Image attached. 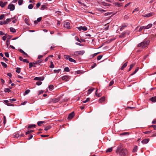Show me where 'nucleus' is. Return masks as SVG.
Returning a JSON list of instances; mask_svg holds the SVG:
<instances>
[{
	"mask_svg": "<svg viewBox=\"0 0 156 156\" xmlns=\"http://www.w3.org/2000/svg\"><path fill=\"white\" fill-rule=\"evenodd\" d=\"M5 56L6 57H7V58L9 57V54L8 52H5Z\"/></svg>",
	"mask_w": 156,
	"mask_h": 156,
	"instance_id": "obj_57",
	"label": "nucleus"
},
{
	"mask_svg": "<svg viewBox=\"0 0 156 156\" xmlns=\"http://www.w3.org/2000/svg\"><path fill=\"white\" fill-rule=\"evenodd\" d=\"M61 71V69H55L54 70V72L55 73H58L60 71Z\"/></svg>",
	"mask_w": 156,
	"mask_h": 156,
	"instance_id": "obj_41",
	"label": "nucleus"
},
{
	"mask_svg": "<svg viewBox=\"0 0 156 156\" xmlns=\"http://www.w3.org/2000/svg\"><path fill=\"white\" fill-rule=\"evenodd\" d=\"M33 7H34V6L32 4H30L28 6V8L29 9H33Z\"/></svg>",
	"mask_w": 156,
	"mask_h": 156,
	"instance_id": "obj_39",
	"label": "nucleus"
},
{
	"mask_svg": "<svg viewBox=\"0 0 156 156\" xmlns=\"http://www.w3.org/2000/svg\"><path fill=\"white\" fill-rule=\"evenodd\" d=\"M36 126V125L34 124H30L28 127V128H31L32 127H35Z\"/></svg>",
	"mask_w": 156,
	"mask_h": 156,
	"instance_id": "obj_21",
	"label": "nucleus"
},
{
	"mask_svg": "<svg viewBox=\"0 0 156 156\" xmlns=\"http://www.w3.org/2000/svg\"><path fill=\"white\" fill-rule=\"evenodd\" d=\"M69 61L70 62H73L75 63H76V61L70 57L69 58Z\"/></svg>",
	"mask_w": 156,
	"mask_h": 156,
	"instance_id": "obj_29",
	"label": "nucleus"
},
{
	"mask_svg": "<svg viewBox=\"0 0 156 156\" xmlns=\"http://www.w3.org/2000/svg\"><path fill=\"white\" fill-rule=\"evenodd\" d=\"M112 13V12H106V13H105V16H107L108 15H111Z\"/></svg>",
	"mask_w": 156,
	"mask_h": 156,
	"instance_id": "obj_53",
	"label": "nucleus"
},
{
	"mask_svg": "<svg viewBox=\"0 0 156 156\" xmlns=\"http://www.w3.org/2000/svg\"><path fill=\"white\" fill-rule=\"evenodd\" d=\"M16 17L15 16H14L13 17H12L11 18H8L7 19L5 20L6 23H7V24L8 23H9L11 21V20L14 19Z\"/></svg>",
	"mask_w": 156,
	"mask_h": 156,
	"instance_id": "obj_12",
	"label": "nucleus"
},
{
	"mask_svg": "<svg viewBox=\"0 0 156 156\" xmlns=\"http://www.w3.org/2000/svg\"><path fill=\"white\" fill-rule=\"evenodd\" d=\"M114 83V81H113V80H112L111 81L109 84V86H112V84H113Z\"/></svg>",
	"mask_w": 156,
	"mask_h": 156,
	"instance_id": "obj_46",
	"label": "nucleus"
},
{
	"mask_svg": "<svg viewBox=\"0 0 156 156\" xmlns=\"http://www.w3.org/2000/svg\"><path fill=\"white\" fill-rule=\"evenodd\" d=\"M44 79V77L43 76L41 77H35L34 80H35L43 81Z\"/></svg>",
	"mask_w": 156,
	"mask_h": 156,
	"instance_id": "obj_7",
	"label": "nucleus"
},
{
	"mask_svg": "<svg viewBox=\"0 0 156 156\" xmlns=\"http://www.w3.org/2000/svg\"><path fill=\"white\" fill-rule=\"evenodd\" d=\"M112 147H111L110 148H108L107 150L106 151V152L107 153L111 152L112 151Z\"/></svg>",
	"mask_w": 156,
	"mask_h": 156,
	"instance_id": "obj_30",
	"label": "nucleus"
},
{
	"mask_svg": "<svg viewBox=\"0 0 156 156\" xmlns=\"http://www.w3.org/2000/svg\"><path fill=\"white\" fill-rule=\"evenodd\" d=\"M127 62H126L121 67V69L122 70H123L126 66H127Z\"/></svg>",
	"mask_w": 156,
	"mask_h": 156,
	"instance_id": "obj_18",
	"label": "nucleus"
},
{
	"mask_svg": "<svg viewBox=\"0 0 156 156\" xmlns=\"http://www.w3.org/2000/svg\"><path fill=\"white\" fill-rule=\"evenodd\" d=\"M41 19H42V17H40L37 19V20L38 22H39L41 20Z\"/></svg>",
	"mask_w": 156,
	"mask_h": 156,
	"instance_id": "obj_64",
	"label": "nucleus"
},
{
	"mask_svg": "<svg viewBox=\"0 0 156 156\" xmlns=\"http://www.w3.org/2000/svg\"><path fill=\"white\" fill-rule=\"evenodd\" d=\"M137 146H136L133 149V152H135L137 150Z\"/></svg>",
	"mask_w": 156,
	"mask_h": 156,
	"instance_id": "obj_44",
	"label": "nucleus"
},
{
	"mask_svg": "<svg viewBox=\"0 0 156 156\" xmlns=\"http://www.w3.org/2000/svg\"><path fill=\"white\" fill-rule=\"evenodd\" d=\"M20 71V68L17 67L16 69V73H19Z\"/></svg>",
	"mask_w": 156,
	"mask_h": 156,
	"instance_id": "obj_42",
	"label": "nucleus"
},
{
	"mask_svg": "<svg viewBox=\"0 0 156 156\" xmlns=\"http://www.w3.org/2000/svg\"><path fill=\"white\" fill-rule=\"evenodd\" d=\"M105 100V97H103L101 98L99 101V103H101L103 101H104Z\"/></svg>",
	"mask_w": 156,
	"mask_h": 156,
	"instance_id": "obj_16",
	"label": "nucleus"
},
{
	"mask_svg": "<svg viewBox=\"0 0 156 156\" xmlns=\"http://www.w3.org/2000/svg\"><path fill=\"white\" fill-rule=\"evenodd\" d=\"M64 27L68 29H70V23L69 22H66L64 24Z\"/></svg>",
	"mask_w": 156,
	"mask_h": 156,
	"instance_id": "obj_6",
	"label": "nucleus"
},
{
	"mask_svg": "<svg viewBox=\"0 0 156 156\" xmlns=\"http://www.w3.org/2000/svg\"><path fill=\"white\" fill-rule=\"evenodd\" d=\"M34 131L33 130H28V131H27L26 133V135H27L28 134H31V133L33 132Z\"/></svg>",
	"mask_w": 156,
	"mask_h": 156,
	"instance_id": "obj_28",
	"label": "nucleus"
},
{
	"mask_svg": "<svg viewBox=\"0 0 156 156\" xmlns=\"http://www.w3.org/2000/svg\"><path fill=\"white\" fill-rule=\"evenodd\" d=\"M2 59L3 60L5 61L6 62L8 61V60L5 57H3V58Z\"/></svg>",
	"mask_w": 156,
	"mask_h": 156,
	"instance_id": "obj_63",
	"label": "nucleus"
},
{
	"mask_svg": "<svg viewBox=\"0 0 156 156\" xmlns=\"http://www.w3.org/2000/svg\"><path fill=\"white\" fill-rule=\"evenodd\" d=\"M75 39L76 40L80 42H81V41L79 40V39L78 37H76V36L75 37Z\"/></svg>",
	"mask_w": 156,
	"mask_h": 156,
	"instance_id": "obj_60",
	"label": "nucleus"
},
{
	"mask_svg": "<svg viewBox=\"0 0 156 156\" xmlns=\"http://www.w3.org/2000/svg\"><path fill=\"white\" fill-rule=\"evenodd\" d=\"M102 56L101 55H99L97 57V60H100L102 58Z\"/></svg>",
	"mask_w": 156,
	"mask_h": 156,
	"instance_id": "obj_52",
	"label": "nucleus"
},
{
	"mask_svg": "<svg viewBox=\"0 0 156 156\" xmlns=\"http://www.w3.org/2000/svg\"><path fill=\"white\" fill-rule=\"evenodd\" d=\"M82 29L83 31H86L87 30V28L85 26H82Z\"/></svg>",
	"mask_w": 156,
	"mask_h": 156,
	"instance_id": "obj_45",
	"label": "nucleus"
},
{
	"mask_svg": "<svg viewBox=\"0 0 156 156\" xmlns=\"http://www.w3.org/2000/svg\"><path fill=\"white\" fill-rule=\"evenodd\" d=\"M44 121H38L37 122V124L38 126H40L41 125V124L44 123Z\"/></svg>",
	"mask_w": 156,
	"mask_h": 156,
	"instance_id": "obj_34",
	"label": "nucleus"
},
{
	"mask_svg": "<svg viewBox=\"0 0 156 156\" xmlns=\"http://www.w3.org/2000/svg\"><path fill=\"white\" fill-rule=\"evenodd\" d=\"M30 92V90L28 89L26 90L25 92V94H28Z\"/></svg>",
	"mask_w": 156,
	"mask_h": 156,
	"instance_id": "obj_56",
	"label": "nucleus"
},
{
	"mask_svg": "<svg viewBox=\"0 0 156 156\" xmlns=\"http://www.w3.org/2000/svg\"><path fill=\"white\" fill-rule=\"evenodd\" d=\"M74 115V113L73 112L71 113L68 115L67 118L69 120L71 119L73 117Z\"/></svg>",
	"mask_w": 156,
	"mask_h": 156,
	"instance_id": "obj_8",
	"label": "nucleus"
},
{
	"mask_svg": "<svg viewBox=\"0 0 156 156\" xmlns=\"http://www.w3.org/2000/svg\"><path fill=\"white\" fill-rule=\"evenodd\" d=\"M103 5L105 6H109L110 4L107 3H104L103 4Z\"/></svg>",
	"mask_w": 156,
	"mask_h": 156,
	"instance_id": "obj_61",
	"label": "nucleus"
},
{
	"mask_svg": "<svg viewBox=\"0 0 156 156\" xmlns=\"http://www.w3.org/2000/svg\"><path fill=\"white\" fill-rule=\"evenodd\" d=\"M150 100L152 102H156V96L152 97L150 99Z\"/></svg>",
	"mask_w": 156,
	"mask_h": 156,
	"instance_id": "obj_15",
	"label": "nucleus"
},
{
	"mask_svg": "<svg viewBox=\"0 0 156 156\" xmlns=\"http://www.w3.org/2000/svg\"><path fill=\"white\" fill-rule=\"evenodd\" d=\"M62 79L67 81L69 80V76L67 75L64 76L62 77Z\"/></svg>",
	"mask_w": 156,
	"mask_h": 156,
	"instance_id": "obj_9",
	"label": "nucleus"
},
{
	"mask_svg": "<svg viewBox=\"0 0 156 156\" xmlns=\"http://www.w3.org/2000/svg\"><path fill=\"white\" fill-rule=\"evenodd\" d=\"M24 21H25V23L27 24L28 25H30V24L29 23V21H28V20L27 19V18H25V20H24Z\"/></svg>",
	"mask_w": 156,
	"mask_h": 156,
	"instance_id": "obj_33",
	"label": "nucleus"
},
{
	"mask_svg": "<svg viewBox=\"0 0 156 156\" xmlns=\"http://www.w3.org/2000/svg\"><path fill=\"white\" fill-rule=\"evenodd\" d=\"M42 83L41 82V81H38V82H36V84L37 85H38V86H39V85H40Z\"/></svg>",
	"mask_w": 156,
	"mask_h": 156,
	"instance_id": "obj_51",
	"label": "nucleus"
},
{
	"mask_svg": "<svg viewBox=\"0 0 156 156\" xmlns=\"http://www.w3.org/2000/svg\"><path fill=\"white\" fill-rule=\"evenodd\" d=\"M84 52V51H76L74 52L73 55L77 56L79 55H82Z\"/></svg>",
	"mask_w": 156,
	"mask_h": 156,
	"instance_id": "obj_3",
	"label": "nucleus"
},
{
	"mask_svg": "<svg viewBox=\"0 0 156 156\" xmlns=\"http://www.w3.org/2000/svg\"><path fill=\"white\" fill-rule=\"evenodd\" d=\"M64 57L66 59H68L69 60L70 56L68 55H64Z\"/></svg>",
	"mask_w": 156,
	"mask_h": 156,
	"instance_id": "obj_26",
	"label": "nucleus"
},
{
	"mask_svg": "<svg viewBox=\"0 0 156 156\" xmlns=\"http://www.w3.org/2000/svg\"><path fill=\"white\" fill-rule=\"evenodd\" d=\"M138 70V67L135 70V71L131 74V75H133L135 74L137 72Z\"/></svg>",
	"mask_w": 156,
	"mask_h": 156,
	"instance_id": "obj_37",
	"label": "nucleus"
},
{
	"mask_svg": "<svg viewBox=\"0 0 156 156\" xmlns=\"http://www.w3.org/2000/svg\"><path fill=\"white\" fill-rule=\"evenodd\" d=\"M126 26V25H122L120 28V30L121 31L122 30V29L125 28Z\"/></svg>",
	"mask_w": 156,
	"mask_h": 156,
	"instance_id": "obj_43",
	"label": "nucleus"
},
{
	"mask_svg": "<svg viewBox=\"0 0 156 156\" xmlns=\"http://www.w3.org/2000/svg\"><path fill=\"white\" fill-rule=\"evenodd\" d=\"M154 14V12H150L147 14H145L144 15H143L142 16L144 17H151Z\"/></svg>",
	"mask_w": 156,
	"mask_h": 156,
	"instance_id": "obj_4",
	"label": "nucleus"
},
{
	"mask_svg": "<svg viewBox=\"0 0 156 156\" xmlns=\"http://www.w3.org/2000/svg\"><path fill=\"white\" fill-rule=\"evenodd\" d=\"M98 11H99V12H103L105 11L104 10L101 8L98 9Z\"/></svg>",
	"mask_w": 156,
	"mask_h": 156,
	"instance_id": "obj_47",
	"label": "nucleus"
},
{
	"mask_svg": "<svg viewBox=\"0 0 156 156\" xmlns=\"http://www.w3.org/2000/svg\"><path fill=\"white\" fill-rule=\"evenodd\" d=\"M118 152L120 156H125L127 154L128 151L126 149L122 148L121 146H119L116 151V153Z\"/></svg>",
	"mask_w": 156,
	"mask_h": 156,
	"instance_id": "obj_1",
	"label": "nucleus"
},
{
	"mask_svg": "<svg viewBox=\"0 0 156 156\" xmlns=\"http://www.w3.org/2000/svg\"><path fill=\"white\" fill-rule=\"evenodd\" d=\"M42 61H43V60H41V59L37 61H35V62H33V63L35 65L37 64L38 63H41Z\"/></svg>",
	"mask_w": 156,
	"mask_h": 156,
	"instance_id": "obj_13",
	"label": "nucleus"
},
{
	"mask_svg": "<svg viewBox=\"0 0 156 156\" xmlns=\"http://www.w3.org/2000/svg\"><path fill=\"white\" fill-rule=\"evenodd\" d=\"M4 91L5 92H10L11 90H10L8 88H5L4 90Z\"/></svg>",
	"mask_w": 156,
	"mask_h": 156,
	"instance_id": "obj_36",
	"label": "nucleus"
},
{
	"mask_svg": "<svg viewBox=\"0 0 156 156\" xmlns=\"http://www.w3.org/2000/svg\"><path fill=\"white\" fill-rule=\"evenodd\" d=\"M49 89L50 90H52L53 88V85H50L48 87Z\"/></svg>",
	"mask_w": 156,
	"mask_h": 156,
	"instance_id": "obj_55",
	"label": "nucleus"
},
{
	"mask_svg": "<svg viewBox=\"0 0 156 156\" xmlns=\"http://www.w3.org/2000/svg\"><path fill=\"white\" fill-rule=\"evenodd\" d=\"M23 0H19L18 1V3L19 5H21L23 3Z\"/></svg>",
	"mask_w": 156,
	"mask_h": 156,
	"instance_id": "obj_32",
	"label": "nucleus"
},
{
	"mask_svg": "<svg viewBox=\"0 0 156 156\" xmlns=\"http://www.w3.org/2000/svg\"><path fill=\"white\" fill-rule=\"evenodd\" d=\"M97 91H98V89L97 88L96 89V91L95 92V94L98 97H100L101 96V94L100 93H99L98 94H97Z\"/></svg>",
	"mask_w": 156,
	"mask_h": 156,
	"instance_id": "obj_23",
	"label": "nucleus"
},
{
	"mask_svg": "<svg viewBox=\"0 0 156 156\" xmlns=\"http://www.w3.org/2000/svg\"><path fill=\"white\" fill-rule=\"evenodd\" d=\"M1 64L2 65V66H3L4 68H6L7 67V65L4 62H1Z\"/></svg>",
	"mask_w": 156,
	"mask_h": 156,
	"instance_id": "obj_22",
	"label": "nucleus"
},
{
	"mask_svg": "<svg viewBox=\"0 0 156 156\" xmlns=\"http://www.w3.org/2000/svg\"><path fill=\"white\" fill-rule=\"evenodd\" d=\"M51 128V126L50 125H48L47 126H45L44 127V130L47 131L49 129Z\"/></svg>",
	"mask_w": 156,
	"mask_h": 156,
	"instance_id": "obj_19",
	"label": "nucleus"
},
{
	"mask_svg": "<svg viewBox=\"0 0 156 156\" xmlns=\"http://www.w3.org/2000/svg\"><path fill=\"white\" fill-rule=\"evenodd\" d=\"M6 43V45H7V48H9V44H10V41H9V40L8 39L7 40Z\"/></svg>",
	"mask_w": 156,
	"mask_h": 156,
	"instance_id": "obj_31",
	"label": "nucleus"
},
{
	"mask_svg": "<svg viewBox=\"0 0 156 156\" xmlns=\"http://www.w3.org/2000/svg\"><path fill=\"white\" fill-rule=\"evenodd\" d=\"M94 88H92L89 89L87 91V94H90L94 90Z\"/></svg>",
	"mask_w": 156,
	"mask_h": 156,
	"instance_id": "obj_14",
	"label": "nucleus"
},
{
	"mask_svg": "<svg viewBox=\"0 0 156 156\" xmlns=\"http://www.w3.org/2000/svg\"><path fill=\"white\" fill-rule=\"evenodd\" d=\"M115 5L116 6H117L118 7H120L121 6V5L120 3L116 2L115 3Z\"/></svg>",
	"mask_w": 156,
	"mask_h": 156,
	"instance_id": "obj_40",
	"label": "nucleus"
},
{
	"mask_svg": "<svg viewBox=\"0 0 156 156\" xmlns=\"http://www.w3.org/2000/svg\"><path fill=\"white\" fill-rule=\"evenodd\" d=\"M23 62H26L27 63H29V61L27 59H23Z\"/></svg>",
	"mask_w": 156,
	"mask_h": 156,
	"instance_id": "obj_58",
	"label": "nucleus"
},
{
	"mask_svg": "<svg viewBox=\"0 0 156 156\" xmlns=\"http://www.w3.org/2000/svg\"><path fill=\"white\" fill-rule=\"evenodd\" d=\"M99 53V52H98V53H94V54L92 55H91V58H93L94 57V56H95L97 55Z\"/></svg>",
	"mask_w": 156,
	"mask_h": 156,
	"instance_id": "obj_48",
	"label": "nucleus"
},
{
	"mask_svg": "<svg viewBox=\"0 0 156 156\" xmlns=\"http://www.w3.org/2000/svg\"><path fill=\"white\" fill-rule=\"evenodd\" d=\"M15 8V5L12 3H10L8 6V9H9L10 11H13Z\"/></svg>",
	"mask_w": 156,
	"mask_h": 156,
	"instance_id": "obj_5",
	"label": "nucleus"
},
{
	"mask_svg": "<svg viewBox=\"0 0 156 156\" xmlns=\"http://www.w3.org/2000/svg\"><path fill=\"white\" fill-rule=\"evenodd\" d=\"M3 123L4 124H5L6 122V118L5 116H4L3 117Z\"/></svg>",
	"mask_w": 156,
	"mask_h": 156,
	"instance_id": "obj_54",
	"label": "nucleus"
},
{
	"mask_svg": "<svg viewBox=\"0 0 156 156\" xmlns=\"http://www.w3.org/2000/svg\"><path fill=\"white\" fill-rule=\"evenodd\" d=\"M47 7L45 5H41V9L42 10H44L45 9H47Z\"/></svg>",
	"mask_w": 156,
	"mask_h": 156,
	"instance_id": "obj_17",
	"label": "nucleus"
},
{
	"mask_svg": "<svg viewBox=\"0 0 156 156\" xmlns=\"http://www.w3.org/2000/svg\"><path fill=\"white\" fill-rule=\"evenodd\" d=\"M144 28V26L141 27L139 29V31H141Z\"/></svg>",
	"mask_w": 156,
	"mask_h": 156,
	"instance_id": "obj_62",
	"label": "nucleus"
},
{
	"mask_svg": "<svg viewBox=\"0 0 156 156\" xmlns=\"http://www.w3.org/2000/svg\"><path fill=\"white\" fill-rule=\"evenodd\" d=\"M128 15H129V14L126 15H125L124 16V19L125 20H127L129 18Z\"/></svg>",
	"mask_w": 156,
	"mask_h": 156,
	"instance_id": "obj_50",
	"label": "nucleus"
},
{
	"mask_svg": "<svg viewBox=\"0 0 156 156\" xmlns=\"http://www.w3.org/2000/svg\"><path fill=\"white\" fill-rule=\"evenodd\" d=\"M149 141V139H144L142 141V143L144 144H147Z\"/></svg>",
	"mask_w": 156,
	"mask_h": 156,
	"instance_id": "obj_10",
	"label": "nucleus"
},
{
	"mask_svg": "<svg viewBox=\"0 0 156 156\" xmlns=\"http://www.w3.org/2000/svg\"><path fill=\"white\" fill-rule=\"evenodd\" d=\"M7 4V2H4L3 3V2H2V4L1 5V7L2 8L4 7L5 5H6Z\"/></svg>",
	"mask_w": 156,
	"mask_h": 156,
	"instance_id": "obj_27",
	"label": "nucleus"
},
{
	"mask_svg": "<svg viewBox=\"0 0 156 156\" xmlns=\"http://www.w3.org/2000/svg\"><path fill=\"white\" fill-rule=\"evenodd\" d=\"M150 41L147 39H144V41L139 44L137 46L138 47H141L143 48L146 47L149 44Z\"/></svg>",
	"mask_w": 156,
	"mask_h": 156,
	"instance_id": "obj_2",
	"label": "nucleus"
},
{
	"mask_svg": "<svg viewBox=\"0 0 156 156\" xmlns=\"http://www.w3.org/2000/svg\"><path fill=\"white\" fill-rule=\"evenodd\" d=\"M7 24V23L6 22L5 20L4 21H0V25H6Z\"/></svg>",
	"mask_w": 156,
	"mask_h": 156,
	"instance_id": "obj_25",
	"label": "nucleus"
},
{
	"mask_svg": "<svg viewBox=\"0 0 156 156\" xmlns=\"http://www.w3.org/2000/svg\"><path fill=\"white\" fill-rule=\"evenodd\" d=\"M54 65L53 63V62H51V64H50V67L51 68H54Z\"/></svg>",
	"mask_w": 156,
	"mask_h": 156,
	"instance_id": "obj_49",
	"label": "nucleus"
},
{
	"mask_svg": "<svg viewBox=\"0 0 156 156\" xmlns=\"http://www.w3.org/2000/svg\"><path fill=\"white\" fill-rule=\"evenodd\" d=\"M70 71L68 67H66L64 69V71L66 72H69Z\"/></svg>",
	"mask_w": 156,
	"mask_h": 156,
	"instance_id": "obj_35",
	"label": "nucleus"
},
{
	"mask_svg": "<svg viewBox=\"0 0 156 156\" xmlns=\"http://www.w3.org/2000/svg\"><path fill=\"white\" fill-rule=\"evenodd\" d=\"M14 136L15 138H17L20 136V135L18 133H17L15 134Z\"/></svg>",
	"mask_w": 156,
	"mask_h": 156,
	"instance_id": "obj_59",
	"label": "nucleus"
},
{
	"mask_svg": "<svg viewBox=\"0 0 156 156\" xmlns=\"http://www.w3.org/2000/svg\"><path fill=\"white\" fill-rule=\"evenodd\" d=\"M90 98H88L86 99L85 100L83 101H82V102L83 103H86V102H87L88 101H89L90 100Z\"/></svg>",
	"mask_w": 156,
	"mask_h": 156,
	"instance_id": "obj_38",
	"label": "nucleus"
},
{
	"mask_svg": "<svg viewBox=\"0 0 156 156\" xmlns=\"http://www.w3.org/2000/svg\"><path fill=\"white\" fill-rule=\"evenodd\" d=\"M9 29L10 32L12 33H15L16 31V30L13 27H11Z\"/></svg>",
	"mask_w": 156,
	"mask_h": 156,
	"instance_id": "obj_20",
	"label": "nucleus"
},
{
	"mask_svg": "<svg viewBox=\"0 0 156 156\" xmlns=\"http://www.w3.org/2000/svg\"><path fill=\"white\" fill-rule=\"evenodd\" d=\"M59 101V99L58 98H54L52 100V102L54 103H56Z\"/></svg>",
	"mask_w": 156,
	"mask_h": 156,
	"instance_id": "obj_24",
	"label": "nucleus"
},
{
	"mask_svg": "<svg viewBox=\"0 0 156 156\" xmlns=\"http://www.w3.org/2000/svg\"><path fill=\"white\" fill-rule=\"evenodd\" d=\"M152 26V24H149L148 25L146 26H144V29H149Z\"/></svg>",
	"mask_w": 156,
	"mask_h": 156,
	"instance_id": "obj_11",
	"label": "nucleus"
}]
</instances>
